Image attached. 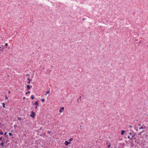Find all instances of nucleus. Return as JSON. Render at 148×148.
Here are the masks:
<instances>
[{"label":"nucleus","instance_id":"nucleus-15","mask_svg":"<svg viewBox=\"0 0 148 148\" xmlns=\"http://www.w3.org/2000/svg\"><path fill=\"white\" fill-rule=\"evenodd\" d=\"M49 91H47V92H46V94H45V95H47V94H48V93H49Z\"/></svg>","mask_w":148,"mask_h":148},{"label":"nucleus","instance_id":"nucleus-38","mask_svg":"<svg viewBox=\"0 0 148 148\" xmlns=\"http://www.w3.org/2000/svg\"><path fill=\"white\" fill-rule=\"evenodd\" d=\"M139 126H140V124H139Z\"/></svg>","mask_w":148,"mask_h":148},{"label":"nucleus","instance_id":"nucleus-31","mask_svg":"<svg viewBox=\"0 0 148 148\" xmlns=\"http://www.w3.org/2000/svg\"><path fill=\"white\" fill-rule=\"evenodd\" d=\"M10 92H10V91H8V93H9V94L10 93Z\"/></svg>","mask_w":148,"mask_h":148},{"label":"nucleus","instance_id":"nucleus-21","mask_svg":"<svg viewBox=\"0 0 148 148\" xmlns=\"http://www.w3.org/2000/svg\"><path fill=\"white\" fill-rule=\"evenodd\" d=\"M8 45V43H6L5 44V46H6V47Z\"/></svg>","mask_w":148,"mask_h":148},{"label":"nucleus","instance_id":"nucleus-1","mask_svg":"<svg viewBox=\"0 0 148 148\" xmlns=\"http://www.w3.org/2000/svg\"><path fill=\"white\" fill-rule=\"evenodd\" d=\"M35 115V113L33 111L32 112V114H30V116L31 117H32L33 118H34Z\"/></svg>","mask_w":148,"mask_h":148},{"label":"nucleus","instance_id":"nucleus-18","mask_svg":"<svg viewBox=\"0 0 148 148\" xmlns=\"http://www.w3.org/2000/svg\"><path fill=\"white\" fill-rule=\"evenodd\" d=\"M8 99V98L7 97V95H5V100H7Z\"/></svg>","mask_w":148,"mask_h":148},{"label":"nucleus","instance_id":"nucleus-37","mask_svg":"<svg viewBox=\"0 0 148 148\" xmlns=\"http://www.w3.org/2000/svg\"><path fill=\"white\" fill-rule=\"evenodd\" d=\"M82 127V126H80V127L81 128Z\"/></svg>","mask_w":148,"mask_h":148},{"label":"nucleus","instance_id":"nucleus-32","mask_svg":"<svg viewBox=\"0 0 148 148\" xmlns=\"http://www.w3.org/2000/svg\"><path fill=\"white\" fill-rule=\"evenodd\" d=\"M25 98V97H24L23 98V99H24Z\"/></svg>","mask_w":148,"mask_h":148},{"label":"nucleus","instance_id":"nucleus-28","mask_svg":"<svg viewBox=\"0 0 148 148\" xmlns=\"http://www.w3.org/2000/svg\"><path fill=\"white\" fill-rule=\"evenodd\" d=\"M129 127H132V126L131 125H129Z\"/></svg>","mask_w":148,"mask_h":148},{"label":"nucleus","instance_id":"nucleus-25","mask_svg":"<svg viewBox=\"0 0 148 148\" xmlns=\"http://www.w3.org/2000/svg\"><path fill=\"white\" fill-rule=\"evenodd\" d=\"M144 132H145V131L143 130V131H142L141 132H140V133L141 134V133H143Z\"/></svg>","mask_w":148,"mask_h":148},{"label":"nucleus","instance_id":"nucleus-33","mask_svg":"<svg viewBox=\"0 0 148 148\" xmlns=\"http://www.w3.org/2000/svg\"><path fill=\"white\" fill-rule=\"evenodd\" d=\"M130 135H132V133H130Z\"/></svg>","mask_w":148,"mask_h":148},{"label":"nucleus","instance_id":"nucleus-8","mask_svg":"<svg viewBox=\"0 0 148 148\" xmlns=\"http://www.w3.org/2000/svg\"><path fill=\"white\" fill-rule=\"evenodd\" d=\"M4 144V143L3 142V141H2L1 143V145L2 146H3Z\"/></svg>","mask_w":148,"mask_h":148},{"label":"nucleus","instance_id":"nucleus-36","mask_svg":"<svg viewBox=\"0 0 148 148\" xmlns=\"http://www.w3.org/2000/svg\"><path fill=\"white\" fill-rule=\"evenodd\" d=\"M80 98H81V96H80V97H79V99H80Z\"/></svg>","mask_w":148,"mask_h":148},{"label":"nucleus","instance_id":"nucleus-23","mask_svg":"<svg viewBox=\"0 0 148 148\" xmlns=\"http://www.w3.org/2000/svg\"><path fill=\"white\" fill-rule=\"evenodd\" d=\"M111 146V145H109L108 146V148H109V147H110Z\"/></svg>","mask_w":148,"mask_h":148},{"label":"nucleus","instance_id":"nucleus-16","mask_svg":"<svg viewBox=\"0 0 148 148\" xmlns=\"http://www.w3.org/2000/svg\"><path fill=\"white\" fill-rule=\"evenodd\" d=\"M30 92L29 91H28L27 92H26V94H27L28 93H29Z\"/></svg>","mask_w":148,"mask_h":148},{"label":"nucleus","instance_id":"nucleus-2","mask_svg":"<svg viewBox=\"0 0 148 148\" xmlns=\"http://www.w3.org/2000/svg\"><path fill=\"white\" fill-rule=\"evenodd\" d=\"M71 143V142L70 141H69V142H68L67 141H66L65 142V145H68L69 144H70Z\"/></svg>","mask_w":148,"mask_h":148},{"label":"nucleus","instance_id":"nucleus-12","mask_svg":"<svg viewBox=\"0 0 148 148\" xmlns=\"http://www.w3.org/2000/svg\"><path fill=\"white\" fill-rule=\"evenodd\" d=\"M127 138H128L130 140H132V138H130V136H128Z\"/></svg>","mask_w":148,"mask_h":148},{"label":"nucleus","instance_id":"nucleus-7","mask_svg":"<svg viewBox=\"0 0 148 148\" xmlns=\"http://www.w3.org/2000/svg\"><path fill=\"white\" fill-rule=\"evenodd\" d=\"M34 96L33 95H32L31 96V98L32 99H34Z\"/></svg>","mask_w":148,"mask_h":148},{"label":"nucleus","instance_id":"nucleus-6","mask_svg":"<svg viewBox=\"0 0 148 148\" xmlns=\"http://www.w3.org/2000/svg\"><path fill=\"white\" fill-rule=\"evenodd\" d=\"M27 80H28V82H27V83L29 84L31 81L30 79L29 78H27Z\"/></svg>","mask_w":148,"mask_h":148},{"label":"nucleus","instance_id":"nucleus-24","mask_svg":"<svg viewBox=\"0 0 148 148\" xmlns=\"http://www.w3.org/2000/svg\"><path fill=\"white\" fill-rule=\"evenodd\" d=\"M143 129V127H141L139 128V129Z\"/></svg>","mask_w":148,"mask_h":148},{"label":"nucleus","instance_id":"nucleus-35","mask_svg":"<svg viewBox=\"0 0 148 148\" xmlns=\"http://www.w3.org/2000/svg\"><path fill=\"white\" fill-rule=\"evenodd\" d=\"M50 132H48V133H50Z\"/></svg>","mask_w":148,"mask_h":148},{"label":"nucleus","instance_id":"nucleus-34","mask_svg":"<svg viewBox=\"0 0 148 148\" xmlns=\"http://www.w3.org/2000/svg\"><path fill=\"white\" fill-rule=\"evenodd\" d=\"M77 102H79V100L78 99H77Z\"/></svg>","mask_w":148,"mask_h":148},{"label":"nucleus","instance_id":"nucleus-26","mask_svg":"<svg viewBox=\"0 0 148 148\" xmlns=\"http://www.w3.org/2000/svg\"><path fill=\"white\" fill-rule=\"evenodd\" d=\"M2 137H1V138H0V140H1L2 139Z\"/></svg>","mask_w":148,"mask_h":148},{"label":"nucleus","instance_id":"nucleus-29","mask_svg":"<svg viewBox=\"0 0 148 148\" xmlns=\"http://www.w3.org/2000/svg\"><path fill=\"white\" fill-rule=\"evenodd\" d=\"M4 135H6V132L5 133H4Z\"/></svg>","mask_w":148,"mask_h":148},{"label":"nucleus","instance_id":"nucleus-14","mask_svg":"<svg viewBox=\"0 0 148 148\" xmlns=\"http://www.w3.org/2000/svg\"><path fill=\"white\" fill-rule=\"evenodd\" d=\"M73 140V138H71L69 140L71 142V141H72Z\"/></svg>","mask_w":148,"mask_h":148},{"label":"nucleus","instance_id":"nucleus-20","mask_svg":"<svg viewBox=\"0 0 148 148\" xmlns=\"http://www.w3.org/2000/svg\"><path fill=\"white\" fill-rule=\"evenodd\" d=\"M3 108H5V104H4V103H3Z\"/></svg>","mask_w":148,"mask_h":148},{"label":"nucleus","instance_id":"nucleus-10","mask_svg":"<svg viewBox=\"0 0 148 148\" xmlns=\"http://www.w3.org/2000/svg\"><path fill=\"white\" fill-rule=\"evenodd\" d=\"M3 48H2L1 47H0V51H3Z\"/></svg>","mask_w":148,"mask_h":148},{"label":"nucleus","instance_id":"nucleus-13","mask_svg":"<svg viewBox=\"0 0 148 148\" xmlns=\"http://www.w3.org/2000/svg\"><path fill=\"white\" fill-rule=\"evenodd\" d=\"M9 135L10 136H11L12 135V134L11 133H9Z\"/></svg>","mask_w":148,"mask_h":148},{"label":"nucleus","instance_id":"nucleus-9","mask_svg":"<svg viewBox=\"0 0 148 148\" xmlns=\"http://www.w3.org/2000/svg\"><path fill=\"white\" fill-rule=\"evenodd\" d=\"M27 88L28 90H29L30 88V87L29 85H27Z\"/></svg>","mask_w":148,"mask_h":148},{"label":"nucleus","instance_id":"nucleus-3","mask_svg":"<svg viewBox=\"0 0 148 148\" xmlns=\"http://www.w3.org/2000/svg\"><path fill=\"white\" fill-rule=\"evenodd\" d=\"M64 107H62L61 108L59 112L60 113L62 112L63 110H64Z\"/></svg>","mask_w":148,"mask_h":148},{"label":"nucleus","instance_id":"nucleus-17","mask_svg":"<svg viewBox=\"0 0 148 148\" xmlns=\"http://www.w3.org/2000/svg\"><path fill=\"white\" fill-rule=\"evenodd\" d=\"M135 136V135L134 134L133 135H132V138H134V137Z\"/></svg>","mask_w":148,"mask_h":148},{"label":"nucleus","instance_id":"nucleus-11","mask_svg":"<svg viewBox=\"0 0 148 148\" xmlns=\"http://www.w3.org/2000/svg\"><path fill=\"white\" fill-rule=\"evenodd\" d=\"M18 120L19 121H21V118L20 117H18Z\"/></svg>","mask_w":148,"mask_h":148},{"label":"nucleus","instance_id":"nucleus-22","mask_svg":"<svg viewBox=\"0 0 148 148\" xmlns=\"http://www.w3.org/2000/svg\"><path fill=\"white\" fill-rule=\"evenodd\" d=\"M41 100H42V102H44L45 101V99H41Z\"/></svg>","mask_w":148,"mask_h":148},{"label":"nucleus","instance_id":"nucleus-19","mask_svg":"<svg viewBox=\"0 0 148 148\" xmlns=\"http://www.w3.org/2000/svg\"><path fill=\"white\" fill-rule=\"evenodd\" d=\"M3 133L2 132H0V135H3Z\"/></svg>","mask_w":148,"mask_h":148},{"label":"nucleus","instance_id":"nucleus-4","mask_svg":"<svg viewBox=\"0 0 148 148\" xmlns=\"http://www.w3.org/2000/svg\"><path fill=\"white\" fill-rule=\"evenodd\" d=\"M125 131H123V130H121V135H123L125 133Z\"/></svg>","mask_w":148,"mask_h":148},{"label":"nucleus","instance_id":"nucleus-5","mask_svg":"<svg viewBox=\"0 0 148 148\" xmlns=\"http://www.w3.org/2000/svg\"><path fill=\"white\" fill-rule=\"evenodd\" d=\"M35 105H36V106H38L39 105L37 101H36L35 103H34Z\"/></svg>","mask_w":148,"mask_h":148},{"label":"nucleus","instance_id":"nucleus-30","mask_svg":"<svg viewBox=\"0 0 148 148\" xmlns=\"http://www.w3.org/2000/svg\"><path fill=\"white\" fill-rule=\"evenodd\" d=\"M35 108H36V109L37 108V106H36L35 107Z\"/></svg>","mask_w":148,"mask_h":148},{"label":"nucleus","instance_id":"nucleus-27","mask_svg":"<svg viewBox=\"0 0 148 148\" xmlns=\"http://www.w3.org/2000/svg\"><path fill=\"white\" fill-rule=\"evenodd\" d=\"M135 129L137 131H138V128H137L136 129L135 128Z\"/></svg>","mask_w":148,"mask_h":148}]
</instances>
